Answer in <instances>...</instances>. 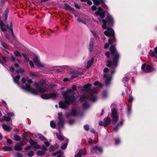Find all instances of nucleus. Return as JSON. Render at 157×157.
I'll use <instances>...</instances> for the list:
<instances>
[{"label": "nucleus", "mask_w": 157, "mask_h": 157, "mask_svg": "<svg viewBox=\"0 0 157 157\" xmlns=\"http://www.w3.org/2000/svg\"><path fill=\"white\" fill-rule=\"evenodd\" d=\"M95 13L96 16H100L101 18L105 17V12L100 7H98L97 11L95 12Z\"/></svg>", "instance_id": "10"}, {"label": "nucleus", "mask_w": 157, "mask_h": 157, "mask_svg": "<svg viewBox=\"0 0 157 157\" xmlns=\"http://www.w3.org/2000/svg\"><path fill=\"white\" fill-rule=\"evenodd\" d=\"M0 26L2 31L4 32L6 31V29L4 27L5 25L1 20H0Z\"/></svg>", "instance_id": "25"}, {"label": "nucleus", "mask_w": 157, "mask_h": 157, "mask_svg": "<svg viewBox=\"0 0 157 157\" xmlns=\"http://www.w3.org/2000/svg\"><path fill=\"white\" fill-rule=\"evenodd\" d=\"M104 77L105 78V84L106 86H108L110 83V81L112 79L111 75H108L107 72H109V70L108 68H105L104 70Z\"/></svg>", "instance_id": "6"}, {"label": "nucleus", "mask_w": 157, "mask_h": 157, "mask_svg": "<svg viewBox=\"0 0 157 157\" xmlns=\"http://www.w3.org/2000/svg\"><path fill=\"white\" fill-rule=\"evenodd\" d=\"M8 115L10 117L13 116L14 115V113L13 112H10L8 113Z\"/></svg>", "instance_id": "63"}, {"label": "nucleus", "mask_w": 157, "mask_h": 157, "mask_svg": "<svg viewBox=\"0 0 157 157\" xmlns=\"http://www.w3.org/2000/svg\"><path fill=\"white\" fill-rule=\"evenodd\" d=\"M108 94L106 92H104L102 94V96L104 98H105L107 96Z\"/></svg>", "instance_id": "51"}, {"label": "nucleus", "mask_w": 157, "mask_h": 157, "mask_svg": "<svg viewBox=\"0 0 157 157\" xmlns=\"http://www.w3.org/2000/svg\"><path fill=\"white\" fill-rule=\"evenodd\" d=\"M25 71L24 69H21L19 70H16V72L17 74L18 73H22Z\"/></svg>", "instance_id": "36"}, {"label": "nucleus", "mask_w": 157, "mask_h": 157, "mask_svg": "<svg viewBox=\"0 0 157 157\" xmlns=\"http://www.w3.org/2000/svg\"><path fill=\"white\" fill-rule=\"evenodd\" d=\"M106 20L111 25H113L114 23V21L112 16L110 14H108L106 18Z\"/></svg>", "instance_id": "15"}, {"label": "nucleus", "mask_w": 157, "mask_h": 157, "mask_svg": "<svg viewBox=\"0 0 157 157\" xmlns=\"http://www.w3.org/2000/svg\"><path fill=\"white\" fill-rule=\"evenodd\" d=\"M4 119L5 120L7 121H9L10 120V118L9 117H4Z\"/></svg>", "instance_id": "55"}, {"label": "nucleus", "mask_w": 157, "mask_h": 157, "mask_svg": "<svg viewBox=\"0 0 157 157\" xmlns=\"http://www.w3.org/2000/svg\"><path fill=\"white\" fill-rule=\"evenodd\" d=\"M95 86H98L99 87H101L102 86V85L100 83H99V82L98 81H97L95 82L94 83Z\"/></svg>", "instance_id": "39"}, {"label": "nucleus", "mask_w": 157, "mask_h": 157, "mask_svg": "<svg viewBox=\"0 0 157 157\" xmlns=\"http://www.w3.org/2000/svg\"><path fill=\"white\" fill-rule=\"evenodd\" d=\"M20 78V76L19 75H17L15 77H13V79L14 82L17 84L19 83V80Z\"/></svg>", "instance_id": "27"}, {"label": "nucleus", "mask_w": 157, "mask_h": 157, "mask_svg": "<svg viewBox=\"0 0 157 157\" xmlns=\"http://www.w3.org/2000/svg\"><path fill=\"white\" fill-rule=\"evenodd\" d=\"M13 53L14 55L17 57H21V54L18 51H14Z\"/></svg>", "instance_id": "31"}, {"label": "nucleus", "mask_w": 157, "mask_h": 157, "mask_svg": "<svg viewBox=\"0 0 157 157\" xmlns=\"http://www.w3.org/2000/svg\"><path fill=\"white\" fill-rule=\"evenodd\" d=\"M94 42V40L93 39H91L90 40L89 44V50L90 52H92L93 51Z\"/></svg>", "instance_id": "19"}, {"label": "nucleus", "mask_w": 157, "mask_h": 157, "mask_svg": "<svg viewBox=\"0 0 157 157\" xmlns=\"http://www.w3.org/2000/svg\"><path fill=\"white\" fill-rule=\"evenodd\" d=\"M153 70L154 68L153 69L150 65H147L146 67V70H144V71L146 73H149L151 72Z\"/></svg>", "instance_id": "18"}, {"label": "nucleus", "mask_w": 157, "mask_h": 157, "mask_svg": "<svg viewBox=\"0 0 157 157\" xmlns=\"http://www.w3.org/2000/svg\"><path fill=\"white\" fill-rule=\"evenodd\" d=\"M56 136L57 138L61 141H63L64 139L63 137L61 136L59 133H56Z\"/></svg>", "instance_id": "30"}, {"label": "nucleus", "mask_w": 157, "mask_h": 157, "mask_svg": "<svg viewBox=\"0 0 157 157\" xmlns=\"http://www.w3.org/2000/svg\"><path fill=\"white\" fill-rule=\"evenodd\" d=\"M102 22L104 24L102 25V27L103 28L105 29H107V30L105 31L104 32V34L108 36H114V30L111 28H108L106 27L107 21L105 19L102 20Z\"/></svg>", "instance_id": "5"}, {"label": "nucleus", "mask_w": 157, "mask_h": 157, "mask_svg": "<svg viewBox=\"0 0 157 157\" xmlns=\"http://www.w3.org/2000/svg\"><path fill=\"white\" fill-rule=\"evenodd\" d=\"M77 20L78 22H81L84 24H86L85 22L82 20L81 19V18H78Z\"/></svg>", "instance_id": "43"}, {"label": "nucleus", "mask_w": 157, "mask_h": 157, "mask_svg": "<svg viewBox=\"0 0 157 157\" xmlns=\"http://www.w3.org/2000/svg\"><path fill=\"white\" fill-rule=\"evenodd\" d=\"M12 23H11L10 24V28H9L10 29L11 33L12 34V35H13V30L12 29Z\"/></svg>", "instance_id": "52"}, {"label": "nucleus", "mask_w": 157, "mask_h": 157, "mask_svg": "<svg viewBox=\"0 0 157 157\" xmlns=\"http://www.w3.org/2000/svg\"><path fill=\"white\" fill-rule=\"evenodd\" d=\"M133 100V98L132 97H130L128 99V101L129 102H131Z\"/></svg>", "instance_id": "64"}, {"label": "nucleus", "mask_w": 157, "mask_h": 157, "mask_svg": "<svg viewBox=\"0 0 157 157\" xmlns=\"http://www.w3.org/2000/svg\"><path fill=\"white\" fill-rule=\"evenodd\" d=\"M102 149L98 146H96L93 148L91 150V152L92 153H101L102 152Z\"/></svg>", "instance_id": "14"}, {"label": "nucleus", "mask_w": 157, "mask_h": 157, "mask_svg": "<svg viewBox=\"0 0 157 157\" xmlns=\"http://www.w3.org/2000/svg\"><path fill=\"white\" fill-rule=\"evenodd\" d=\"M14 140L16 141H18L20 140V137L17 135L15 136H14Z\"/></svg>", "instance_id": "41"}, {"label": "nucleus", "mask_w": 157, "mask_h": 157, "mask_svg": "<svg viewBox=\"0 0 157 157\" xmlns=\"http://www.w3.org/2000/svg\"><path fill=\"white\" fill-rule=\"evenodd\" d=\"M44 143L47 147H48L49 146V142L47 141H44Z\"/></svg>", "instance_id": "62"}, {"label": "nucleus", "mask_w": 157, "mask_h": 157, "mask_svg": "<svg viewBox=\"0 0 157 157\" xmlns=\"http://www.w3.org/2000/svg\"><path fill=\"white\" fill-rule=\"evenodd\" d=\"M124 122V120L123 119L121 120L119 123L117 124V125H118L119 126H120L121 125H122Z\"/></svg>", "instance_id": "42"}, {"label": "nucleus", "mask_w": 157, "mask_h": 157, "mask_svg": "<svg viewBox=\"0 0 157 157\" xmlns=\"http://www.w3.org/2000/svg\"><path fill=\"white\" fill-rule=\"evenodd\" d=\"M27 155L29 157L26 156V157H32L34 155V152L33 151H31L28 153Z\"/></svg>", "instance_id": "32"}, {"label": "nucleus", "mask_w": 157, "mask_h": 157, "mask_svg": "<svg viewBox=\"0 0 157 157\" xmlns=\"http://www.w3.org/2000/svg\"><path fill=\"white\" fill-rule=\"evenodd\" d=\"M94 4L96 5H98L101 4L103 2V0H92Z\"/></svg>", "instance_id": "24"}, {"label": "nucleus", "mask_w": 157, "mask_h": 157, "mask_svg": "<svg viewBox=\"0 0 157 157\" xmlns=\"http://www.w3.org/2000/svg\"><path fill=\"white\" fill-rule=\"evenodd\" d=\"M50 124L51 127L53 128H55L56 127V124L52 121H51Z\"/></svg>", "instance_id": "35"}, {"label": "nucleus", "mask_w": 157, "mask_h": 157, "mask_svg": "<svg viewBox=\"0 0 157 157\" xmlns=\"http://www.w3.org/2000/svg\"><path fill=\"white\" fill-rule=\"evenodd\" d=\"M75 123V121L73 120H70L68 121V123L70 125H71L74 124Z\"/></svg>", "instance_id": "49"}, {"label": "nucleus", "mask_w": 157, "mask_h": 157, "mask_svg": "<svg viewBox=\"0 0 157 157\" xmlns=\"http://www.w3.org/2000/svg\"><path fill=\"white\" fill-rule=\"evenodd\" d=\"M46 152L44 151H38L37 152V155L39 156L43 155H44Z\"/></svg>", "instance_id": "28"}, {"label": "nucleus", "mask_w": 157, "mask_h": 157, "mask_svg": "<svg viewBox=\"0 0 157 157\" xmlns=\"http://www.w3.org/2000/svg\"><path fill=\"white\" fill-rule=\"evenodd\" d=\"M24 144L21 142L17 143L14 147L15 149L16 150H21L22 149V147Z\"/></svg>", "instance_id": "16"}, {"label": "nucleus", "mask_w": 157, "mask_h": 157, "mask_svg": "<svg viewBox=\"0 0 157 157\" xmlns=\"http://www.w3.org/2000/svg\"><path fill=\"white\" fill-rule=\"evenodd\" d=\"M62 113L59 112L58 113V121L57 126L59 127V131L60 132V129L63 127L64 123V118L62 116Z\"/></svg>", "instance_id": "7"}, {"label": "nucleus", "mask_w": 157, "mask_h": 157, "mask_svg": "<svg viewBox=\"0 0 157 157\" xmlns=\"http://www.w3.org/2000/svg\"><path fill=\"white\" fill-rule=\"evenodd\" d=\"M97 8V7L96 5H93L91 7V10L93 11L95 10Z\"/></svg>", "instance_id": "50"}, {"label": "nucleus", "mask_w": 157, "mask_h": 157, "mask_svg": "<svg viewBox=\"0 0 157 157\" xmlns=\"http://www.w3.org/2000/svg\"><path fill=\"white\" fill-rule=\"evenodd\" d=\"M74 92V91L71 90H69L66 92H62L61 94L63 96L65 100L63 102L61 101L59 102L60 107L65 109L68 107L69 104H75L76 98L73 95Z\"/></svg>", "instance_id": "2"}, {"label": "nucleus", "mask_w": 157, "mask_h": 157, "mask_svg": "<svg viewBox=\"0 0 157 157\" xmlns=\"http://www.w3.org/2000/svg\"><path fill=\"white\" fill-rule=\"evenodd\" d=\"M29 76L31 77H33V78H34L36 76V75L33 72H31L29 73Z\"/></svg>", "instance_id": "44"}, {"label": "nucleus", "mask_w": 157, "mask_h": 157, "mask_svg": "<svg viewBox=\"0 0 157 157\" xmlns=\"http://www.w3.org/2000/svg\"><path fill=\"white\" fill-rule=\"evenodd\" d=\"M78 112L77 110L74 109H72L71 112V113H66L65 115L67 118H69L71 116H76L78 115Z\"/></svg>", "instance_id": "12"}, {"label": "nucleus", "mask_w": 157, "mask_h": 157, "mask_svg": "<svg viewBox=\"0 0 157 157\" xmlns=\"http://www.w3.org/2000/svg\"><path fill=\"white\" fill-rule=\"evenodd\" d=\"M105 55L107 56L108 58H109L110 56V53L109 52H107L105 53Z\"/></svg>", "instance_id": "60"}, {"label": "nucleus", "mask_w": 157, "mask_h": 157, "mask_svg": "<svg viewBox=\"0 0 157 157\" xmlns=\"http://www.w3.org/2000/svg\"><path fill=\"white\" fill-rule=\"evenodd\" d=\"M84 129L86 131H88L89 129V127L88 125H85L84 126Z\"/></svg>", "instance_id": "56"}, {"label": "nucleus", "mask_w": 157, "mask_h": 157, "mask_svg": "<svg viewBox=\"0 0 157 157\" xmlns=\"http://www.w3.org/2000/svg\"><path fill=\"white\" fill-rule=\"evenodd\" d=\"M33 61L38 67H43L45 66V64L44 63L40 62L39 58L37 57H34L33 59Z\"/></svg>", "instance_id": "11"}, {"label": "nucleus", "mask_w": 157, "mask_h": 157, "mask_svg": "<svg viewBox=\"0 0 157 157\" xmlns=\"http://www.w3.org/2000/svg\"><path fill=\"white\" fill-rule=\"evenodd\" d=\"M57 93H52L49 94H43L41 95V97L44 99H48L51 98H56L58 96Z\"/></svg>", "instance_id": "8"}, {"label": "nucleus", "mask_w": 157, "mask_h": 157, "mask_svg": "<svg viewBox=\"0 0 157 157\" xmlns=\"http://www.w3.org/2000/svg\"><path fill=\"white\" fill-rule=\"evenodd\" d=\"M10 59L11 61L14 63V66L16 67H18L19 66L17 64L15 63L16 60H17L18 62H20L21 61L19 60L16 59V58L14 57L13 55H11Z\"/></svg>", "instance_id": "17"}, {"label": "nucleus", "mask_w": 157, "mask_h": 157, "mask_svg": "<svg viewBox=\"0 0 157 157\" xmlns=\"http://www.w3.org/2000/svg\"><path fill=\"white\" fill-rule=\"evenodd\" d=\"M67 142L65 143H63L61 146V148L62 149H65L67 147Z\"/></svg>", "instance_id": "37"}, {"label": "nucleus", "mask_w": 157, "mask_h": 157, "mask_svg": "<svg viewBox=\"0 0 157 157\" xmlns=\"http://www.w3.org/2000/svg\"><path fill=\"white\" fill-rule=\"evenodd\" d=\"M109 120H110V121L109 122V124H110L111 122V120L110 118L108 117V118H105L104 120V121H105V123L108 122Z\"/></svg>", "instance_id": "48"}, {"label": "nucleus", "mask_w": 157, "mask_h": 157, "mask_svg": "<svg viewBox=\"0 0 157 157\" xmlns=\"http://www.w3.org/2000/svg\"><path fill=\"white\" fill-rule=\"evenodd\" d=\"M64 8L67 10H71V8L69 6V5L67 4H65Z\"/></svg>", "instance_id": "46"}, {"label": "nucleus", "mask_w": 157, "mask_h": 157, "mask_svg": "<svg viewBox=\"0 0 157 157\" xmlns=\"http://www.w3.org/2000/svg\"><path fill=\"white\" fill-rule=\"evenodd\" d=\"M2 128L8 132L11 131L12 129L11 127L5 124L3 125Z\"/></svg>", "instance_id": "22"}, {"label": "nucleus", "mask_w": 157, "mask_h": 157, "mask_svg": "<svg viewBox=\"0 0 157 157\" xmlns=\"http://www.w3.org/2000/svg\"><path fill=\"white\" fill-rule=\"evenodd\" d=\"M21 82L23 84L26 83L25 86H21L23 90L31 93L33 94H37L38 93H44L47 92L49 89V86L44 80L40 81L38 83H35L33 86L36 88L37 90L33 89L32 86V82L30 79H26L25 78H22Z\"/></svg>", "instance_id": "1"}, {"label": "nucleus", "mask_w": 157, "mask_h": 157, "mask_svg": "<svg viewBox=\"0 0 157 157\" xmlns=\"http://www.w3.org/2000/svg\"><path fill=\"white\" fill-rule=\"evenodd\" d=\"M110 51L111 53L113 56V62L108 61V63L107 66L108 67H110L113 70H112L111 74H112L115 71V69L118 65V61L119 58V55L118 54L116 51L115 47L112 45L110 48Z\"/></svg>", "instance_id": "3"}, {"label": "nucleus", "mask_w": 157, "mask_h": 157, "mask_svg": "<svg viewBox=\"0 0 157 157\" xmlns=\"http://www.w3.org/2000/svg\"><path fill=\"white\" fill-rule=\"evenodd\" d=\"M63 153L61 151H59L53 154V155H56V157H63Z\"/></svg>", "instance_id": "21"}, {"label": "nucleus", "mask_w": 157, "mask_h": 157, "mask_svg": "<svg viewBox=\"0 0 157 157\" xmlns=\"http://www.w3.org/2000/svg\"><path fill=\"white\" fill-rule=\"evenodd\" d=\"M92 92L94 93V94H91V97L89 99L87 98L85 96H83L80 97V100L81 101H85V102L82 104L83 107L84 109H87L89 107V104L87 102L88 100H90L93 101H94L97 100V98L94 95V94H97L98 92L96 90H94Z\"/></svg>", "instance_id": "4"}, {"label": "nucleus", "mask_w": 157, "mask_h": 157, "mask_svg": "<svg viewBox=\"0 0 157 157\" xmlns=\"http://www.w3.org/2000/svg\"><path fill=\"white\" fill-rule=\"evenodd\" d=\"M29 142L31 146L35 149H37L40 148V146L37 144L36 142L34 141L32 139L30 140Z\"/></svg>", "instance_id": "13"}, {"label": "nucleus", "mask_w": 157, "mask_h": 157, "mask_svg": "<svg viewBox=\"0 0 157 157\" xmlns=\"http://www.w3.org/2000/svg\"><path fill=\"white\" fill-rule=\"evenodd\" d=\"M6 11V12H5V17H4V18H5V20H6L7 18V17H8V11L7 10V11Z\"/></svg>", "instance_id": "54"}, {"label": "nucleus", "mask_w": 157, "mask_h": 157, "mask_svg": "<svg viewBox=\"0 0 157 157\" xmlns=\"http://www.w3.org/2000/svg\"><path fill=\"white\" fill-rule=\"evenodd\" d=\"M91 86V85L90 83L87 84L85 85L84 86V89L82 90H84L85 91H89V90L90 87Z\"/></svg>", "instance_id": "20"}, {"label": "nucleus", "mask_w": 157, "mask_h": 157, "mask_svg": "<svg viewBox=\"0 0 157 157\" xmlns=\"http://www.w3.org/2000/svg\"><path fill=\"white\" fill-rule=\"evenodd\" d=\"M22 55L24 57V58L27 61H29V58L28 57L27 55L24 53H22Z\"/></svg>", "instance_id": "45"}, {"label": "nucleus", "mask_w": 157, "mask_h": 157, "mask_svg": "<svg viewBox=\"0 0 157 157\" xmlns=\"http://www.w3.org/2000/svg\"><path fill=\"white\" fill-rule=\"evenodd\" d=\"M93 59L92 58L89 61L87 62V68H88L91 66L93 63Z\"/></svg>", "instance_id": "29"}, {"label": "nucleus", "mask_w": 157, "mask_h": 157, "mask_svg": "<svg viewBox=\"0 0 157 157\" xmlns=\"http://www.w3.org/2000/svg\"><path fill=\"white\" fill-rule=\"evenodd\" d=\"M82 152V150H80L78 153L75 155V157H80Z\"/></svg>", "instance_id": "34"}, {"label": "nucleus", "mask_w": 157, "mask_h": 157, "mask_svg": "<svg viewBox=\"0 0 157 157\" xmlns=\"http://www.w3.org/2000/svg\"><path fill=\"white\" fill-rule=\"evenodd\" d=\"M110 121L109 120V121L108 122L105 123V121H104V122H103L102 121H100L99 122V125H100L101 126L106 127L107 126V125L109 124Z\"/></svg>", "instance_id": "23"}, {"label": "nucleus", "mask_w": 157, "mask_h": 157, "mask_svg": "<svg viewBox=\"0 0 157 157\" xmlns=\"http://www.w3.org/2000/svg\"><path fill=\"white\" fill-rule=\"evenodd\" d=\"M41 148L42 150L43 151H44L45 152H46V151L47 150V147H45L44 146H42V147H41Z\"/></svg>", "instance_id": "53"}, {"label": "nucleus", "mask_w": 157, "mask_h": 157, "mask_svg": "<svg viewBox=\"0 0 157 157\" xmlns=\"http://www.w3.org/2000/svg\"><path fill=\"white\" fill-rule=\"evenodd\" d=\"M151 56L152 57H155L157 58V48H155L154 52H152Z\"/></svg>", "instance_id": "26"}, {"label": "nucleus", "mask_w": 157, "mask_h": 157, "mask_svg": "<svg viewBox=\"0 0 157 157\" xmlns=\"http://www.w3.org/2000/svg\"><path fill=\"white\" fill-rule=\"evenodd\" d=\"M58 146L57 145V146L56 147H55L54 146H51L49 148V150L50 151H52L54 150L55 149L58 148Z\"/></svg>", "instance_id": "38"}, {"label": "nucleus", "mask_w": 157, "mask_h": 157, "mask_svg": "<svg viewBox=\"0 0 157 157\" xmlns=\"http://www.w3.org/2000/svg\"><path fill=\"white\" fill-rule=\"evenodd\" d=\"M82 1H87V3L89 5H91L92 4V2L90 1V0H81Z\"/></svg>", "instance_id": "47"}, {"label": "nucleus", "mask_w": 157, "mask_h": 157, "mask_svg": "<svg viewBox=\"0 0 157 157\" xmlns=\"http://www.w3.org/2000/svg\"><path fill=\"white\" fill-rule=\"evenodd\" d=\"M32 146H27L25 148V150H29L31 149Z\"/></svg>", "instance_id": "58"}, {"label": "nucleus", "mask_w": 157, "mask_h": 157, "mask_svg": "<svg viewBox=\"0 0 157 157\" xmlns=\"http://www.w3.org/2000/svg\"><path fill=\"white\" fill-rule=\"evenodd\" d=\"M3 61L0 59V63L2 65H4V63H6V61L5 58H2Z\"/></svg>", "instance_id": "40"}, {"label": "nucleus", "mask_w": 157, "mask_h": 157, "mask_svg": "<svg viewBox=\"0 0 157 157\" xmlns=\"http://www.w3.org/2000/svg\"><path fill=\"white\" fill-rule=\"evenodd\" d=\"M112 117L113 119V122L116 123L118 120V116L117 114V111L115 109H112Z\"/></svg>", "instance_id": "9"}, {"label": "nucleus", "mask_w": 157, "mask_h": 157, "mask_svg": "<svg viewBox=\"0 0 157 157\" xmlns=\"http://www.w3.org/2000/svg\"><path fill=\"white\" fill-rule=\"evenodd\" d=\"M116 144H119L120 142V140L119 139H116L115 140Z\"/></svg>", "instance_id": "59"}, {"label": "nucleus", "mask_w": 157, "mask_h": 157, "mask_svg": "<svg viewBox=\"0 0 157 157\" xmlns=\"http://www.w3.org/2000/svg\"><path fill=\"white\" fill-rule=\"evenodd\" d=\"M2 149L5 151H9L11 150L12 148L11 147L4 146L3 147Z\"/></svg>", "instance_id": "33"}, {"label": "nucleus", "mask_w": 157, "mask_h": 157, "mask_svg": "<svg viewBox=\"0 0 157 157\" xmlns=\"http://www.w3.org/2000/svg\"><path fill=\"white\" fill-rule=\"evenodd\" d=\"M29 63L30 66L32 67H34L33 63V62L32 61H30Z\"/></svg>", "instance_id": "61"}, {"label": "nucleus", "mask_w": 157, "mask_h": 157, "mask_svg": "<svg viewBox=\"0 0 157 157\" xmlns=\"http://www.w3.org/2000/svg\"><path fill=\"white\" fill-rule=\"evenodd\" d=\"M119 127V126L117 124V125L114 127L113 128L114 130L117 131L118 130Z\"/></svg>", "instance_id": "57"}]
</instances>
